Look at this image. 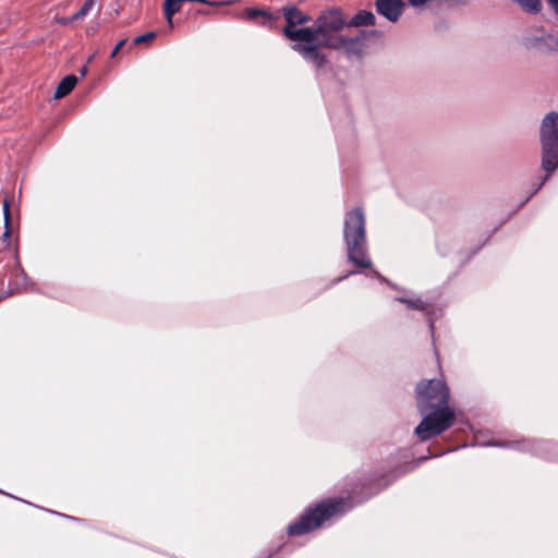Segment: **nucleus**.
<instances>
[{
	"label": "nucleus",
	"mask_w": 558,
	"mask_h": 558,
	"mask_svg": "<svg viewBox=\"0 0 558 558\" xmlns=\"http://www.w3.org/2000/svg\"><path fill=\"white\" fill-rule=\"evenodd\" d=\"M282 11L287 23L284 27L293 28L296 25L305 24L312 20L310 15L304 14L295 5L284 7Z\"/></svg>",
	"instance_id": "ddd939ff"
},
{
	"label": "nucleus",
	"mask_w": 558,
	"mask_h": 558,
	"mask_svg": "<svg viewBox=\"0 0 558 558\" xmlns=\"http://www.w3.org/2000/svg\"><path fill=\"white\" fill-rule=\"evenodd\" d=\"M376 11L389 22L396 23L404 8L402 0H375Z\"/></svg>",
	"instance_id": "9b49d317"
},
{
	"label": "nucleus",
	"mask_w": 558,
	"mask_h": 558,
	"mask_svg": "<svg viewBox=\"0 0 558 558\" xmlns=\"http://www.w3.org/2000/svg\"><path fill=\"white\" fill-rule=\"evenodd\" d=\"M184 0H165L163 13L165 17L170 26H172V17L175 13L181 10V4Z\"/></svg>",
	"instance_id": "f3484780"
},
{
	"label": "nucleus",
	"mask_w": 558,
	"mask_h": 558,
	"mask_svg": "<svg viewBox=\"0 0 558 558\" xmlns=\"http://www.w3.org/2000/svg\"><path fill=\"white\" fill-rule=\"evenodd\" d=\"M27 279L28 278L26 272L21 267L19 259H16L14 268L10 271V274H5L3 278L0 279L2 292L8 295L15 293L26 286Z\"/></svg>",
	"instance_id": "9d476101"
},
{
	"label": "nucleus",
	"mask_w": 558,
	"mask_h": 558,
	"mask_svg": "<svg viewBox=\"0 0 558 558\" xmlns=\"http://www.w3.org/2000/svg\"><path fill=\"white\" fill-rule=\"evenodd\" d=\"M480 446L507 447L522 452H530L546 460H558V444L550 440L522 439L514 441L481 442Z\"/></svg>",
	"instance_id": "423d86ee"
},
{
	"label": "nucleus",
	"mask_w": 558,
	"mask_h": 558,
	"mask_svg": "<svg viewBox=\"0 0 558 558\" xmlns=\"http://www.w3.org/2000/svg\"><path fill=\"white\" fill-rule=\"evenodd\" d=\"M527 13L538 14L542 10L541 0H514Z\"/></svg>",
	"instance_id": "a211bd4d"
},
{
	"label": "nucleus",
	"mask_w": 558,
	"mask_h": 558,
	"mask_svg": "<svg viewBox=\"0 0 558 558\" xmlns=\"http://www.w3.org/2000/svg\"><path fill=\"white\" fill-rule=\"evenodd\" d=\"M76 84H77V77L74 74L64 76L60 81V83L54 92V98L61 99V98L65 97L74 89Z\"/></svg>",
	"instance_id": "2eb2a0df"
},
{
	"label": "nucleus",
	"mask_w": 558,
	"mask_h": 558,
	"mask_svg": "<svg viewBox=\"0 0 558 558\" xmlns=\"http://www.w3.org/2000/svg\"><path fill=\"white\" fill-rule=\"evenodd\" d=\"M371 36L380 37L381 33L377 29L359 31L355 36L330 37L324 40L326 48L342 51L347 59L362 60L366 53V39Z\"/></svg>",
	"instance_id": "39448f33"
},
{
	"label": "nucleus",
	"mask_w": 558,
	"mask_h": 558,
	"mask_svg": "<svg viewBox=\"0 0 558 558\" xmlns=\"http://www.w3.org/2000/svg\"><path fill=\"white\" fill-rule=\"evenodd\" d=\"M449 388L438 379L422 380L416 386V405L423 418L414 434L427 441L448 430L456 422V412L449 405Z\"/></svg>",
	"instance_id": "f257e3e1"
},
{
	"label": "nucleus",
	"mask_w": 558,
	"mask_h": 558,
	"mask_svg": "<svg viewBox=\"0 0 558 558\" xmlns=\"http://www.w3.org/2000/svg\"><path fill=\"white\" fill-rule=\"evenodd\" d=\"M157 36V33L151 31V32H148V33H145V34H142V35H138L134 38V44H142V43H145V41H148L150 39H154L155 37Z\"/></svg>",
	"instance_id": "412c9836"
},
{
	"label": "nucleus",
	"mask_w": 558,
	"mask_h": 558,
	"mask_svg": "<svg viewBox=\"0 0 558 558\" xmlns=\"http://www.w3.org/2000/svg\"><path fill=\"white\" fill-rule=\"evenodd\" d=\"M62 515L64 517V514H62ZM65 518L71 519V520H76V518L71 517V515H65Z\"/></svg>",
	"instance_id": "a878e982"
},
{
	"label": "nucleus",
	"mask_w": 558,
	"mask_h": 558,
	"mask_svg": "<svg viewBox=\"0 0 558 558\" xmlns=\"http://www.w3.org/2000/svg\"><path fill=\"white\" fill-rule=\"evenodd\" d=\"M376 17L372 11L360 10L351 19L348 20V27L373 26Z\"/></svg>",
	"instance_id": "4468645a"
},
{
	"label": "nucleus",
	"mask_w": 558,
	"mask_h": 558,
	"mask_svg": "<svg viewBox=\"0 0 558 558\" xmlns=\"http://www.w3.org/2000/svg\"><path fill=\"white\" fill-rule=\"evenodd\" d=\"M343 241L347 247V259L355 266V270H350L343 276L336 278L332 284L359 274V269H369L367 277L378 279L386 282L396 290H400L386 278H384L376 269L372 268L373 263L368 254L366 240V220L362 208H353L345 214L343 221Z\"/></svg>",
	"instance_id": "f03ea898"
},
{
	"label": "nucleus",
	"mask_w": 558,
	"mask_h": 558,
	"mask_svg": "<svg viewBox=\"0 0 558 558\" xmlns=\"http://www.w3.org/2000/svg\"><path fill=\"white\" fill-rule=\"evenodd\" d=\"M96 0H85L81 9L75 12L70 20H81L85 17L94 8Z\"/></svg>",
	"instance_id": "aec40b11"
},
{
	"label": "nucleus",
	"mask_w": 558,
	"mask_h": 558,
	"mask_svg": "<svg viewBox=\"0 0 558 558\" xmlns=\"http://www.w3.org/2000/svg\"><path fill=\"white\" fill-rule=\"evenodd\" d=\"M539 135L542 144V168L547 174L534 186L529 196L520 204V207L542 189L548 180L549 174L558 168V112L551 111L544 117Z\"/></svg>",
	"instance_id": "20e7f679"
},
{
	"label": "nucleus",
	"mask_w": 558,
	"mask_h": 558,
	"mask_svg": "<svg viewBox=\"0 0 558 558\" xmlns=\"http://www.w3.org/2000/svg\"><path fill=\"white\" fill-rule=\"evenodd\" d=\"M316 32L320 33L324 38L339 37L336 33L348 27V20L344 17L342 11L338 8H331L323 11L315 21Z\"/></svg>",
	"instance_id": "0eeeda50"
},
{
	"label": "nucleus",
	"mask_w": 558,
	"mask_h": 558,
	"mask_svg": "<svg viewBox=\"0 0 558 558\" xmlns=\"http://www.w3.org/2000/svg\"><path fill=\"white\" fill-rule=\"evenodd\" d=\"M80 73H81V75H82V76H85V75H86V73H87V66H86V65H84V66L80 70Z\"/></svg>",
	"instance_id": "b1692460"
},
{
	"label": "nucleus",
	"mask_w": 558,
	"mask_h": 558,
	"mask_svg": "<svg viewBox=\"0 0 558 558\" xmlns=\"http://www.w3.org/2000/svg\"><path fill=\"white\" fill-rule=\"evenodd\" d=\"M70 19H71V16H70V17H65V19H62L61 23H62V24H68V23H70V22H73V21H74V20H70Z\"/></svg>",
	"instance_id": "393cba45"
},
{
	"label": "nucleus",
	"mask_w": 558,
	"mask_h": 558,
	"mask_svg": "<svg viewBox=\"0 0 558 558\" xmlns=\"http://www.w3.org/2000/svg\"><path fill=\"white\" fill-rule=\"evenodd\" d=\"M543 43L549 50H558V35L546 34L531 39L532 47H536Z\"/></svg>",
	"instance_id": "dca6fc26"
},
{
	"label": "nucleus",
	"mask_w": 558,
	"mask_h": 558,
	"mask_svg": "<svg viewBox=\"0 0 558 558\" xmlns=\"http://www.w3.org/2000/svg\"><path fill=\"white\" fill-rule=\"evenodd\" d=\"M126 44V39H121L116 47L112 49L110 57L113 58L120 51V49Z\"/></svg>",
	"instance_id": "5701e85b"
},
{
	"label": "nucleus",
	"mask_w": 558,
	"mask_h": 558,
	"mask_svg": "<svg viewBox=\"0 0 558 558\" xmlns=\"http://www.w3.org/2000/svg\"><path fill=\"white\" fill-rule=\"evenodd\" d=\"M284 36L293 41H296L293 46H325L324 38L319 32H316V24L310 27H284Z\"/></svg>",
	"instance_id": "1a4fd4ad"
},
{
	"label": "nucleus",
	"mask_w": 558,
	"mask_h": 558,
	"mask_svg": "<svg viewBox=\"0 0 558 558\" xmlns=\"http://www.w3.org/2000/svg\"><path fill=\"white\" fill-rule=\"evenodd\" d=\"M352 508L353 505L349 498H328L322 500L314 506L307 507L303 514L288 526L287 533L291 536L304 535L320 526L331 517L343 514Z\"/></svg>",
	"instance_id": "7ed1b4c3"
},
{
	"label": "nucleus",
	"mask_w": 558,
	"mask_h": 558,
	"mask_svg": "<svg viewBox=\"0 0 558 558\" xmlns=\"http://www.w3.org/2000/svg\"><path fill=\"white\" fill-rule=\"evenodd\" d=\"M395 301L405 304L407 307L410 310H417L424 312L427 317V323L432 333V338L433 340L435 339V319L432 316L430 312L428 311L430 305L429 303L423 301L420 296L409 298L403 295L396 296Z\"/></svg>",
	"instance_id": "f8f14e48"
},
{
	"label": "nucleus",
	"mask_w": 558,
	"mask_h": 558,
	"mask_svg": "<svg viewBox=\"0 0 558 558\" xmlns=\"http://www.w3.org/2000/svg\"><path fill=\"white\" fill-rule=\"evenodd\" d=\"M3 215H4V232L2 233L3 241H10L11 239V214L10 205L7 199L3 201Z\"/></svg>",
	"instance_id": "6ab92c4d"
},
{
	"label": "nucleus",
	"mask_w": 558,
	"mask_h": 558,
	"mask_svg": "<svg viewBox=\"0 0 558 558\" xmlns=\"http://www.w3.org/2000/svg\"><path fill=\"white\" fill-rule=\"evenodd\" d=\"M247 15L250 19H255L257 16H266V17L270 16L269 13H267L260 9H256V8L248 9Z\"/></svg>",
	"instance_id": "4be33fe9"
},
{
	"label": "nucleus",
	"mask_w": 558,
	"mask_h": 558,
	"mask_svg": "<svg viewBox=\"0 0 558 558\" xmlns=\"http://www.w3.org/2000/svg\"><path fill=\"white\" fill-rule=\"evenodd\" d=\"M325 46H292V49L300 53L304 61L311 64L317 76L326 74L330 70V62L322 52Z\"/></svg>",
	"instance_id": "6e6552de"
}]
</instances>
